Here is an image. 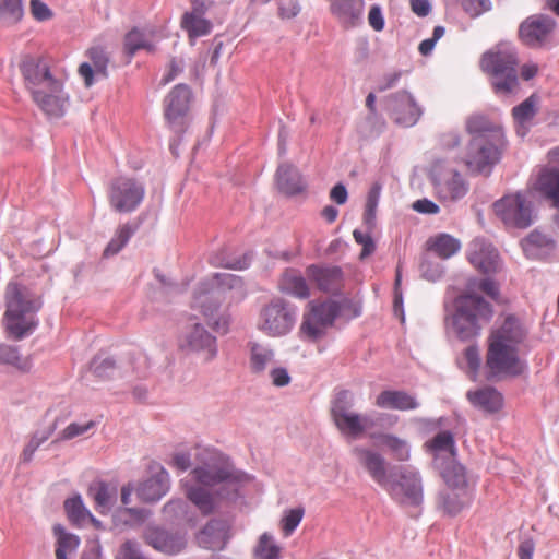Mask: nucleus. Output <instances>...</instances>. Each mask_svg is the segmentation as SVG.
<instances>
[{
	"label": "nucleus",
	"mask_w": 559,
	"mask_h": 559,
	"mask_svg": "<svg viewBox=\"0 0 559 559\" xmlns=\"http://www.w3.org/2000/svg\"><path fill=\"white\" fill-rule=\"evenodd\" d=\"M476 288L491 298L499 295V287L493 280H472L467 284L466 293L455 297L451 306L444 304L445 325L462 341L477 337L493 314L491 305L474 293Z\"/></svg>",
	"instance_id": "f257e3e1"
},
{
	"label": "nucleus",
	"mask_w": 559,
	"mask_h": 559,
	"mask_svg": "<svg viewBox=\"0 0 559 559\" xmlns=\"http://www.w3.org/2000/svg\"><path fill=\"white\" fill-rule=\"evenodd\" d=\"M526 329L513 316L491 332L488 340L486 367L491 376L519 377L527 371V364L519 356V345L526 336Z\"/></svg>",
	"instance_id": "f03ea898"
},
{
	"label": "nucleus",
	"mask_w": 559,
	"mask_h": 559,
	"mask_svg": "<svg viewBox=\"0 0 559 559\" xmlns=\"http://www.w3.org/2000/svg\"><path fill=\"white\" fill-rule=\"evenodd\" d=\"M25 86L40 110L52 118L64 115L69 95L61 78L56 76L47 61L41 58H27L21 64Z\"/></svg>",
	"instance_id": "7ed1b4c3"
},
{
	"label": "nucleus",
	"mask_w": 559,
	"mask_h": 559,
	"mask_svg": "<svg viewBox=\"0 0 559 559\" xmlns=\"http://www.w3.org/2000/svg\"><path fill=\"white\" fill-rule=\"evenodd\" d=\"M198 465L192 471L193 478L201 485L213 487L221 485L219 496L235 499L240 487L249 480V476L236 469L228 460L213 449H198Z\"/></svg>",
	"instance_id": "20e7f679"
},
{
	"label": "nucleus",
	"mask_w": 559,
	"mask_h": 559,
	"mask_svg": "<svg viewBox=\"0 0 559 559\" xmlns=\"http://www.w3.org/2000/svg\"><path fill=\"white\" fill-rule=\"evenodd\" d=\"M3 324L14 340H23L38 326L37 312L43 302L28 287L10 282L5 289Z\"/></svg>",
	"instance_id": "39448f33"
},
{
	"label": "nucleus",
	"mask_w": 559,
	"mask_h": 559,
	"mask_svg": "<svg viewBox=\"0 0 559 559\" xmlns=\"http://www.w3.org/2000/svg\"><path fill=\"white\" fill-rule=\"evenodd\" d=\"M354 401L347 390L338 392L331 405V417L338 431L346 438L358 439L376 426L390 428L397 421L392 414L378 413L376 416L353 412Z\"/></svg>",
	"instance_id": "423d86ee"
},
{
	"label": "nucleus",
	"mask_w": 559,
	"mask_h": 559,
	"mask_svg": "<svg viewBox=\"0 0 559 559\" xmlns=\"http://www.w3.org/2000/svg\"><path fill=\"white\" fill-rule=\"evenodd\" d=\"M516 50L510 43H500L495 49L483 55L481 69L492 75V86L497 94L509 95L516 91Z\"/></svg>",
	"instance_id": "0eeeda50"
},
{
	"label": "nucleus",
	"mask_w": 559,
	"mask_h": 559,
	"mask_svg": "<svg viewBox=\"0 0 559 559\" xmlns=\"http://www.w3.org/2000/svg\"><path fill=\"white\" fill-rule=\"evenodd\" d=\"M229 293L231 301H240L246 295V287L240 276L229 273H216L211 282H201L193 297V307L200 309L205 317H213L218 310L217 297Z\"/></svg>",
	"instance_id": "6e6552de"
},
{
	"label": "nucleus",
	"mask_w": 559,
	"mask_h": 559,
	"mask_svg": "<svg viewBox=\"0 0 559 559\" xmlns=\"http://www.w3.org/2000/svg\"><path fill=\"white\" fill-rule=\"evenodd\" d=\"M191 100V88L187 84L180 83L171 88L163 102L166 124L176 135L169 143V148L174 155H178L177 146L179 145L180 138L189 127Z\"/></svg>",
	"instance_id": "1a4fd4ad"
},
{
	"label": "nucleus",
	"mask_w": 559,
	"mask_h": 559,
	"mask_svg": "<svg viewBox=\"0 0 559 559\" xmlns=\"http://www.w3.org/2000/svg\"><path fill=\"white\" fill-rule=\"evenodd\" d=\"M298 308L283 299L274 298L260 311L258 329L271 337L289 334L297 322Z\"/></svg>",
	"instance_id": "9d476101"
},
{
	"label": "nucleus",
	"mask_w": 559,
	"mask_h": 559,
	"mask_svg": "<svg viewBox=\"0 0 559 559\" xmlns=\"http://www.w3.org/2000/svg\"><path fill=\"white\" fill-rule=\"evenodd\" d=\"M383 489L401 504L417 506L423 500L421 478L412 466H393Z\"/></svg>",
	"instance_id": "9b49d317"
},
{
	"label": "nucleus",
	"mask_w": 559,
	"mask_h": 559,
	"mask_svg": "<svg viewBox=\"0 0 559 559\" xmlns=\"http://www.w3.org/2000/svg\"><path fill=\"white\" fill-rule=\"evenodd\" d=\"M340 312L341 307L334 300L310 301L302 316L300 334L312 342L322 338L326 331L333 326Z\"/></svg>",
	"instance_id": "f8f14e48"
},
{
	"label": "nucleus",
	"mask_w": 559,
	"mask_h": 559,
	"mask_svg": "<svg viewBox=\"0 0 559 559\" xmlns=\"http://www.w3.org/2000/svg\"><path fill=\"white\" fill-rule=\"evenodd\" d=\"M429 179L436 195L443 202L457 201L468 191V183L462 174L447 160H436L432 164Z\"/></svg>",
	"instance_id": "ddd939ff"
},
{
	"label": "nucleus",
	"mask_w": 559,
	"mask_h": 559,
	"mask_svg": "<svg viewBox=\"0 0 559 559\" xmlns=\"http://www.w3.org/2000/svg\"><path fill=\"white\" fill-rule=\"evenodd\" d=\"M506 138L493 141L491 138H471L465 155V165L473 174L491 173L492 167L500 160Z\"/></svg>",
	"instance_id": "4468645a"
},
{
	"label": "nucleus",
	"mask_w": 559,
	"mask_h": 559,
	"mask_svg": "<svg viewBox=\"0 0 559 559\" xmlns=\"http://www.w3.org/2000/svg\"><path fill=\"white\" fill-rule=\"evenodd\" d=\"M144 195V185L131 177H117L110 181L108 187L109 204L119 213L135 211L142 203Z\"/></svg>",
	"instance_id": "2eb2a0df"
},
{
	"label": "nucleus",
	"mask_w": 559,
	"mask_h": 559,
	"mask_svg": "<svg viewBox=\"0 0 559 559\" xmlns=\"http://www.w3.org/2000/svg\"><path fill=\"white\" fill-rule=\"evenodd\" d=\"M493 209L497 216L509 227L527 228L534 222L533 204L520 192L496 201Z\"/></svg>",
	"instance_id": "dca6fc26"
},
{
	"label": "nucleus",
	"mask_w": 559,
	"mask_h": 559,
	"mask_svg": "<svg viewBox=\"0 0 559 559\" xmlns=\"http://www.w3.org/2000/svg\"><path fill=\"white\" fill-rule=\"evenodd\" d=\"M557 22L546 14H533L521 22L519 38L533 49L549 48L552 46Z\"/></svg>",
	"instance_id": "f3484780"
},
{
	"label": "nucleus",
	"mask_w": 559,
	"mask_h": 559,
	"mask_svg": "<svg viewBox=\"0 0 559 559\" xmlns=\"http://www.w3.org/2000/svg\"><path fill=\"white\" fill-rule=\"evenodd\" d=\"M182 350L197 355L202 361L210 362L217 357V338L201 323L186 326L179 340Z\"/></svg>",
	"instance_id": "a211bd4d"
},
{
	"label": "nucleus",
	"mask_w": 559,
	"mask_h": 559,
	"mask_svg": "<svg viewBox=\"0 0 559 559\" xmlns=\"http://www.w3.org/2000/svg\"><path fill=\"white\" fill-rule=\"evenodd\" d=\"M390 118L401 127H413L423 115L414 96L406 91H399L386 98Z\"/></svg>",
	"instance_id": "6ab92c4d"
},
{
	"label": "nucleus",
	"mask_w": 559,
	"mask_h": 559,
	"mask_svg": "<svg viewBox=\"0 0 559 559\" xmlns=\"http://www.w3.org/2000/svg\"><path fill=\"white\" fill-rule=\"evenodd\" d=\"M147 545L165 555H178L187 546V534L180 531H169L163 526L150 525L144 533Z\"/></svg>",
	"instance_id": "aec40b11"
},
{
	"label": "nucleus",
	"mask_w": 559,
	"mask_h": 559,
	"mask_svg": "<svg viewBox=\"0 0 559 559\" xmlns=\"http://www.w3.org/2000/svg\"><path fill=\"white\" fill-rule=\"evenodd\" d=\"M469 263L484 274L496 273L500 269L497 249L484 238L473 239L466 249Z\"/></svg>",
	"instance_id": "412c9836"
},
{
	"label": "nucleus",
	"mask_w": 559,
	"mask_h": 559,
	"mask_svg": "<svg viewBox=\"0 0 559 559\" xmlns=\"http://www.w3.org/2000/svg\"><path fill=\"white\" fill-rule=\"evenodd\" d=\"M353 454L360 466L367 471L371 479L383 488L386 485L389 471L392 467L385 457L376 450L359 445L353 449Z\"/></svg>",
	"instance_id": "4be33fe9"
},
{
	"label": "nucleus",
	"mask_w": 559,
	"mask_h": 559,
	"mask_svg": "<svg viewBox=\"0 0 559 559\" xmlns=\"http://www.w3.org/2000/svg\"><path fill=\"white\" fill-rule=\"evenodd\" d=\"M230 526L224 520H211L197 535L199 546L205 549H223L227 544Z\"/></svg>",
	"instance_id": "5701e85b"
},
{
	"label": "nucleus",
	"mask_w": 559,
	"mask_h": 559,
	"mask_svg": "<svg viewBox=\"0 0 559 559\" xmlns=\"http://www.w3.org/2000/svg\"><path fill=\"white\" fill-rule=\"evenodd\" d=\"M306 274L324 293H337L343 283V272L340 266H319L312 264L307 267Z\"/></svg>",
	"instance_id": "b1692460"
},
{
	"label": "nucleus",
	"mask_w": 559,
	"mask_h": 559,
	"mask_svg": "<svg viewBox=\"0 0 559 559\" xmlns=\"http://www.w3.org/2000/svg\"><path fill=\"white\" fill-rule=\"evenodd\" d=\"M169 474L164 467L140 483L136 488V495L143 502H156L164 497L169 490Z\"/></svg>",
	"instance_id": "393cba45"
},
{
	"label": "nucleus",
	"mask_w": 559,
	"mask_h": 559,
	"mask_svg": "<svg viewBox=\"0 0 559 559\" xmlns=\"http://www.w3.org/2000/svg\"><path fill=\"white\" fill-rule=\"evenodd\" d=\"M435 468L439 471L440 476L451 490H473L467 479L466 469L456 461V457H450L445 462L438 457Z\"/></svg>",
	"instance_id": "a878e982"
},
{
	"label": "nucleus",
	"mask_w": 559,
	"mask_h": 559,
	"mask_svg": "<svg viewBox=\"0 0 559 559\" xmlns=\"http://www.w3.org/2000/svg\"><path fill=\"white\" fill-rule=\"evenodd\" d=\"M91 62H83L79 67V74L84 80L85 86L94 84L95 79L107 76L109 58L102 47H93L88 50Z\"/></svg>",
	"instance_id": "bb28decb"
},
{
	"label": "nucleus",
	"mask_w": 559,
	"mask_h": 559,
	"mask_svg": "<svg viewBox=\"0 0 559 559\" xmlns=\"http://www.w3.org/2000/svg\"><path fill=\"white\" fill-rule=\"evenodd\" d=\"M330 13L345 27L358 25L364 15V0H335L330 3Z\"/></svg>",
	"instance_id": "cd10ccee"
},
{
	"label": "nucleus",
	"mask_w": 559,
	"mask_h": 559,
	"mask_svg": "<svg viewBox=\"0 0 559 559\" xmlns=\"http://www.w3.org/2000/svg\"><path fill=\"white\" fill-rule=\"evenodd\" d=\"M275 352L266 344L248 343V367L252 374L261 376L274 362Z\"/></svg>",
	"instance_id": "c85d7f7f"
},
{
	"label": "nucleus",
	"mask_w": 559,
	"mask_h": 559,
	"mask_svg": "<svg viewBox=\"0 0 559 559\" xmlns=\"http://www.w3.org/2000/svg\"><path fill=\"white\" fill-rule=\"evenodd\" d=\"M376 406L396 411H412L419 407V402L414 395L400 390L382 391L376 399Z\"/></svg>",
	"instance_id": "c756f323"
},
{
	"label": "nucleus",
	"mask_w": 559,
	"mask_h": 559,
	"mask_svg": "<svg viewBox=\"0 0 559 559\" xmlns=\"http://www.w3.org/2000/svg\"><path fill=\"white\" fill-rule=\"evenodd\" d=\"M466 397L474 407L488 414L497 413L503 405L502 394L490 386L468 391Z\"/></svg>",
	"instance_id": "7c9ffc66"
},
{
	"label": "nucleus",
	"mask_w": 559,
	"mask_h": 559,
	"mask_svg": "<svg viewBox=\"0 0 559 559\" xmlns=\"http://www.w3.org/2000/svg\"><path fill=\"white\" fill-rule=\"evenodd\" d=\"M465 129L471 138L480 135L481 138H491L493 141L504 138L502 128L480 114L471 115L465 121Z\"/></svg>",
	"instance_id": "2f4dec72"
},
{
	"label": "nucleus",
	"mask_w": 559,
	"mask_h": 559,
	"mask_svg": "<svg viewBox=\"0 0 559 559\" xmlns=\"http://www.w3.org/2000/svg\"><path fill=\"white\" fill-rule=\"evenodd\" d=\"M276 185L281 192L286 195L301 193L306 183L299 170L290 164H282L276 171Z\"/></svg>",
	"instance_id": "473e14b6"
},
{
	"label": "nucleus",
	"mask_w": 559,
	"mask_h": 559,
	"mask_svg": "<svg viewBox=\"0 0 559 559\" xmlns=\"http://www.w3.org/2000/svg\"><path fill=\"white\" fill-rule=\"evenodd\" d=\"M203 15L202 3L194 5L192 11L182 15L181 27L188 33L189 37H202L211 33L213 25Z\"/></svg>",
	"instance_id": "72a5a7b5"
},
{
	"label": "nucleus",
	"mask_w": 559,
	"mask_h": 559,
	"mask_svg": "<svg viewBox=\"0 0 559 559\" xmlns=\"http://www.w3.org/2000/svg\"><path fill=\"white\" fill-rule=\"evenodd\" d=\"M425 447L433 455V466L437 465L438 457L443 462L450 457H456L455 440L451 431L438 432L431 440L425 443Z\"/></svg>",
	"instance_id": "f704fd0d"
},
{
	"label": "nucleus",
	"mask_w": 559,
	"mask_h": 559,
	"mask_svg": "<svg viewBox=\"0 0 559 559\" xmlns=\"http://www.w3.org/2000/svg\"><path fill=\"white\" fill-rule=\"evenodd\" d=\"M536 190L548 200L554 207H559V169L544 168L536 180Z\"/></svg>",
	"instance_id": "c9c22d12"
},
{
	"label": "nucleus",
	"mask_w": 559,
	"mask_h": 559,
	"mask_svg": "<svg viewBox=\"0 0 559 559\" xmlns=\"http://www.w3.org/2000/svg\"><path fill=\"white\" fill-rule=\"evenodd\" d=\"M521 245L525 255L530 259H544L555 248L554 241L537 230L530 233Z\"/></svg>",
	"instance_id": "e433bc0d"
},
{
	"label": "nucleus",
	"mask_w": 559,
	"mask_h": 559,
	"mask_svg": "<svg viewBox=\"0 0 559 559\" xmlns=\"http://www.w3.org/2000/svg\"><path fill=\"white\" fill-rule=\"evenodd\" d=\"M88 495L95 502L96 510L105 514L111 510L117 500V488L105 481H94L88 487Z\"/></svg>",
	"instance_id": "4c0bfd02"
},
{
	"label": "nucleus",
	"mask_w": 559,
	"mask_h": 559,
	"mask_svg": "<svg viewBox=\"0 0 559 559\" xmlns=\"http://www.w3.org/2000/svg\"><path fill=\"white\" fill-rule=\"evenodd\" d=\"M473 500V490H451V492H440L439 507L449 515H456L463 509L468 507Z\"/></svg>",
	"instance_id": "58836bf2"
},
{
	"label": "nucleus",
	"mask_w": 559,
	"mask_h": 559,
	"mask_svg": "<svg viewBox=\"0 0 559 559\" xmlns=\"http://www.w3.org/2000/svg\"><path fill=\"white\" fill-rule=\"evenodd\" d=\"M426 246L428 250L435 252L441 259H450L461 249L460 240L445 233L430 237Z\"/></svg>",
	"instance_id": "ea45409f"
},
{
	"label": "nucleus",
	"mask_w": 559,
	"mask_h": 559,
	"mask_svg": "<svg viewBox=\"0 0 559 559\" xmlns=\"http://www.w3.org/2000/svg\"><path fill=\"white\" fill-rule=\"evenodd\" d=\"M280 287L283 293L299 299H306L310 296V290L306 278L295 270H287L283 274Z\"/></svg>",
	"instance_id": "a19ab883"
},
{
	"label": "nucleus",
	"mask_w": 559,
	"mask_h": 559,
	"mask_svg": "<svg viewBox=\"0 0 559 559\" xmlns=\"http://www.w3.org/2000/svg\"><path fill=\"white\" fill-rule=\"evenodd\" d=\"M371 439L379 440L393 457L397 461L405 462L411 457V447L407 440L399 438L391 433H370Z\"/></svg>",
	"instance_id": "79ce46f5"
},
{
	"label": "nucleus",
	"mask_w": 559,
	"mask_h": 559,
	"mask_svg": "<svg viewBox=\"0 0 559 559\" xmlns=\"http://www.w3.org/2000/svg\"><path fill=\"white\" fill-rule=\"evenodd\" d=\"M150 512L141 508H119L112 515V523L116 528L124 530L141 525L148 516Z\"/></svg>",
	"instance_id": "37998d69"
},
{
	"label": "nucleus",
	"mask_w": 559,
	"mask_h": 559,
	"mask_svg": "<svg viewBox=\"0 0 559 559\" xmlns=\"http://www.w3.org/2000/svg\"><path fill=\"white\" fill-rule=\"evenodd\" d=\"M52 531L57 538L56 559H70L68 556L80 546L79 536L67 532L61 524H55Z\"/></svg>",
	"instance_id": "c03bdc74"
},
{
	"label": "nucleus",
	"mask_w": 559,
	"mask_h": 559,
	"mask_svg": "<svg viewBox=\"0 0 559 559\" xmlns=\"http://www.w3.org/2000/svg\"><path fill=\"white\" fill-rule=\"evenodd\" d=\"M210 263L215 267L245 270L250 265V258L247 254L235 257L228 250L223 249L211 255Z\"/></svg>",
	"instance_id": "a18cd8bd"
},
{
	"label": "nucleus",
	"mask_w": 559,
	"mask_h": 559,
	"mask_svg": "<svg viewBox=\"0 0 559 559\" xmlns=\"http://www.w3.org/2000/svg\"><path fill=\"white\" fill-rule=\"evenodd\" d=\"M64 509L69 520L78 525L85 523L91 520L95 525L99 522L92 515V513L85 508L81 496L69 498L64 501Z\"/></svg>",
	"instance_id": "49530a36"
},
{
	"label": "nucleus",
	"mask_w": 559,
	"mask_h": 559,
	"mask_svg": "<svg viewBox=\"0 0 559 559\" xmlns=\"http://www.w3.org/2000/svg\"><path fill=\"white\" fill-rule=\"evenodd\" d=\"M24 15L23 0H0V24L12 26Z\"/></svg>",
	"instance_id": "de8ad7c7"
},
{
	"label": "nucleus",
	"mask_w": 559,
	"mask_h": 559,
	"mask_svg": "<svg viewBox=\"0 0 559 559\" xmlns=\"http://www.w3.org/2000/svg\"><path fill=\"white\" fill-rule=\"evenodd\" d=\"M281 547L275 543L273 535L265 532L254 548L255 559H280Z\"/></svg>",
	"instance_id": "09e8293b"
},
{
	"label": "nucleus",
	"mask_w": 559,
	"mask_h": 559,
	"mask_svg": "<svg viewBox=\"0 0 559 559\" xmlns=\"http://www.w3.org/2000/svg\"><path fill=\"white\" fill-rule=\"evenodd\" d=\"M56 429V425L53 424L50 427H47L43 430L35 431L29 441L26 443V445L23 449V452L21 454V460L25 463H28L33 460V456L36 452V450L45 442L47 441L50 436L53 433Z\"/></svg>",
	"instance_id": "8fccbe9b"
},
{
	"label": "nucleus",
	"mask_w": 559,
	"mask_h": 559,
	"mask_svg": "<svg viewBox=\"0 0 559 559\" xmlns=\"http://www.w3.org/2000/svg\"><path fill=\"white\" fill-rule=\"evenodd\" d=\"M135 228L130 224L121 225L114 238L109 241L104 250V257H110L117 254L130 240L134 234Z\"/></svg>",
	"instance_id": "3c124183"
},
{
	"label": "nucleus",
	"mask_w": 559,
	"mask_h": 559,
	"mask_svg": "<svg viewBox=\"0 0 559 559\" xmlns=\"http://www.w3.org/2000/svg\"><path fill=\"white\" fill-rule=\"evenodd\" d=\"M189 500L198 507V509L207 515L215 509V502L213 497L201 487H191L187 491Z\"/></svg>",
	"instance_id": "603ef678"
},
{
	"label": "nucleus",
	"mask_w": 559,
	"mask_h": 559,
	"mask_svg": "<svg viewBox=\"0 0 559 559\" xmlns=\"http://www.w3.org/2000/svg\"><path fill=\"white\" fill-rule=\"evenodd\" d=\"M124 49L130 58H132L140 49L154 51V46L144 39V35L138 28L131 29L124 37Z\"/></svg>",
	"instance_id": "864d4df0"
},
{
	"label": "nucleus",
	"mask_w": 559,
	"mask_h": 559,
	"mask_svg": "<svg viewBox=\"0 0 559 559\" xmlns=\"http://www.w3.org/2000/svg\"><path fill=\"white\" fill-rule=\"evenodd\" d=\"M305 515V509L302 507L293 508L286 510L281 520V527L285 536H289L300 524Z\"/></svg>",
	"instance_id": "5fc2aeb1"
},
{
	"label": "nucleus",
	"mask_w": 559,
	"mask_h": 559,
	"mask_svg": "<svg viewBox=\"0 0 559 559\" xmlns=\"http://www.w3.org/2000/svg\"><path fill=\"white\" fill-rule=\"evenodd\" d=\"M514 120L521 124L531 120L536 114V100L534 96H530L520 105L512 109Z\"/></svg>",
	"instance_id": "6e6d98bb"
},
{
	"label": "nucleus",
	"mask_w": 559,
	"mask_h": 559,
	"mask_svg": "<svg viewBox=\"0 0 559 559\" xmlns=\"http://www.w3.org/2000/svg\"><path fill=\"white\" fill-rule=\"evenodd\" d=\"M421 277L429 282H437L441 280L444 274V267L440 262L424 258L420 266Z\"/></svg>",
	"instance_id": "4d7b16f0"
},
{
	"label": "nucleus",
	"mask_w": 559,
	"mask_h": 559,
	"mask_svg": "<svg viewBox=\"0 0 559 559\" xmlns=\"http://www.w3.org/2000/svg\"><path fill=\"white\" fill-rule=\"evenodd\" d=\"M187 507V503L181 499L170 500L163 508L164 516L167 521H178L185 516Z\"/></svg>",
	"instance_id": "13d9d810"
},
{
	"label": "nucleus",
	"mask_w": 559,
	"mask_h": 559,
	"mask_svg": "<svg viewBox=\"0 0 559 559\" xmlns=\"http://www.w3.org/2000/svg\"><path fill=\"white\" fill-rule=\"evenodd\" d=\"M0 364L22 368L23 365L19 348L8 344H0Z\"/></svg>",
	"instance_id": "bf43d9fd"
},
{
	"label": "nucleus",
	"mask_w": 559,
	"mask_h": 559,
	"mask_svg": "<svg viewBox=\"0 0 559 559\" xmlns=\"http://www.w3.org/2000/svg\"><path fill=\"white\" fill-rule=\"evenodd\" d=\"M380 193H381V187L378 183H374L368 192L366 210H365V221L368 224H371V222L374 218L376 209L378 206L379 199H380Z\"/></svg>",
	"instance_id": "052dcab7"
},
{
	"label": "nucleus",
	"mask_w": 559,
	"mask_h": 559,
	"mask_svg": "<svg viewBox=\"0 0 559 559\" xmlns=\"http://www.w3.org/2000/svg\"><path fill=\"white\" fill-rule=\"evenodd\" d=\"M115 369H116L115 360L110 357H106L103 359L97 357L92 361V370L96 377H99V378L111 377L115 372Z\"/></svg>",
	"instance_id": "680f3d73"
},
{
	"label": "nucleus",
	"mask_w": 559,
	"mask_h": 559,
	"mask_svg": "<svg viewBox=\"0 0 559 559\" xmlns=\"http://www.w3.org/2000/svg\"><path fill=\"white\" fill-rule=\"evenodd\" d=\"M95 426L93 420L85 424L71 423L60 433L59 440H71L75 437L82 436Z\"/></svg>",
	"instance_id": "e2e57ef3"
},
{
	"label": "nucleus",
	"mask_w": 559,
	"mask_h": 559,
	"mask_svg": "<svg viewBox=\"0 0 559 559\" xmlns=\"http://www.w3.org/2000/svg\"><path fill=\"white\" fill-rule=\"evenodd\" d=\"M353 237L357 243L362 247L360 259L364 260L371 255L376 250V243L369 233H364L358 229H355L353 233Z\"/></svg>",
	"instance_id": "0e129e2a"
},
{
	"label": "nucleus",
	"mask_w": 559,
	"mask_h": 559,
	"mask_svg": "<svg viewBox=\"0 0 559 559\" xmlns=\"http://www.w3.org/2000/svg\"><path fill=\"white\" fill-rule=\"evenodd\" d=\"M462 7L472 17H477L491 8L490 0H462Z\"/></svg>",
	"instance_id": "69168bd1"
},
{
	"label": "nucleus",
	"mask_w": 559,
	"mask_h": 559,
	"mask_svg": "<svg viewBox=\"0 0 559 559\" xmlns=\"http://www.w3.org/2000/svg\"><path fill=\"white\" fill-rule=\"evenodd\" d=\"M463 358L471 373L475 376L480 367V355L478 347L475 345L468 346L464 350Z\"/></svg>",
	"instance_id": "338daca9"
},
{
	"label": "nucleus",
	"mask_w": 559,
	"mask_h": 559,
	"mask_svg": "<svg viewBox=\"0 0 559 559\" xmlns=\"http://www.w3.org/2000/svg\"><path fill=\"white\" fill-rule=\"evenodd\" d=\"M272 384L278 388L286 386L290 383V376L286 368L277 367L270 371Z\"/></svg>",
	"instance_id": "774afa93"
}]
</instances>
